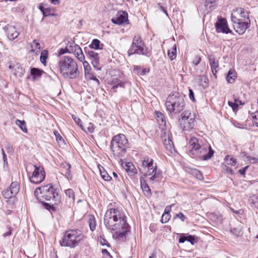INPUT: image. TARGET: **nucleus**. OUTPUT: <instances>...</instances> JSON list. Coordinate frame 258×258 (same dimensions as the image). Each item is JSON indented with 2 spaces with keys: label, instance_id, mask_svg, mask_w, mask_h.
<instances>
[{
  "label": "nucleus",
  "instance_id": "nucleus-19",
  "mask_svg": "<svg viewBox=\"0 0 258 258\" xmlns=\"http://www.w3.org/2000/svg\"><path fill=\"white\" fill-rule=\"evenodd\" d=\"M209 61L212 73L213 75L215 76L216 73L217 72V69L219 68L218 61L212 55H210L209 56Z\"/></svg>",
  "mask_w": 258,
  "mask_h": 258
},
{
  "label": "nucleus",
  "instance_id": "nucleus-3",
  "mask_svg": "<svg viewBox=\"0 0 258 258\" xmlns=\"http://www.w3.org/2000/svg\"><path fill=\"white\" fill-rule=\"evenodd\" d=\"M58 67L60 74L65 79H76L79 77L78 64L71 57H62L58 62Z\"/></svg>",
  "mask_w": 258,
  "mask_h": 258
},
{
  "label": "nucleus",
  "instance_id": "nucleus-6",
  "mask_svg": "<svg viewBox=\"0 0 258 258\" xmlns=\"http://www.w3.org/2000/svg\"><path fill=\"white\" fill-rule=\"evenodd\" d=\"M34 195L37 198H42L43 200L54 202L58 201V194L56 189L51 184H48L36 188Z\"/></svg>",
  "mask_w": 258,
  "mask_h": 258
},
{
  "label": "nucleus",
  "instance_id": "nucleus-57",
  "mask_svg": "<svg viewBox=\"0 0 258 258\" xmlns=\"http://www.w3.org/2000/svg\"><path fill=\"white\" fill-rule=\"evenodd\" d=\"M100 242L101 244L102 245H107V246H109V244L107 241V240L104 238L100 239Z\"/></svg>",
  "mask_w": 258,
  "mask_h": 258
},
{
  "label": "nucleus",
  "instance_id": "nucleus-60",
  "mask_svg": "<svg viewBox=\"0 0 258 258\" xmlns=\"http://www.w3.org/2000/svg\"><path fill=\"white\" fill-rule=\"evenodd\" d=\"M248 168V166H245V167L242 168V169H240L239 170V172L240 173V174L241 175H244L245 173V172H246V170Z\"/></svg>",
  "mask_w": 258,
  "mask_h": 258
},
{
  "label": "nucleus",
  "instance_id": "nucleus-37",
  "mask_svg": "<svg viewBox=\"0 0 258 258\" xmlns=\"http://www.w3.org/2000/svg\"><path fill=\"white\" fill-rule=\"evenodd\" d=\"M88 223L90 226V228L91 231H94L96 228V220L95 217L92 216H89V219L88 220Z\"/></svg>",
  "mask_w": 258,
  "mask_h": 258
},
{
  "label": "nucleus",
  "instance_id": "nucleus-52",
  "mask_svg": "<svg viewBox=\"0 0 258 258\" xmlns=\"http://www.w3.org/2000/svg\"><path fill=\"white\" fill-rule=\"evenodd\" d=\"M201 60V57L198 56H197L195 57L194 59L193 60L192 63L194 65L197 66L200 63Z\"/></svg>",
  "mask_w": 258,
  "mask_h": 258
},
{
  "label": "nucleus",
  "instance_id": "nucleus-10",
  "mask_svg": "<svg viewBox=\"0 0 258 258\" xmlns=\"http://www.w3.org/2000/svg\"><path fill=\"white\" fill-rule=\"evenodd\" d=\"M33 171L32 173H28V176L31 182L35 184H39L42 182L45 179V172L42 166L37 165H31Z\"/></svg>",
  "mask_w": 258,
  "mask_h": 258
},
{
  "label": "nucleus",
  "instance_id": "nucleus-17",
  "mask_svg": "<svg viewBox=\"0 0 258 258\" xmlns=\"http://www.w3.org/2000/svg\"><path fill=\"white\" fill-rule=\"evenodd\" d=\"M6 32L8 38L10 40L15 39L19 35V33L17 31L16 27L11 25H9L6 27Z\"/></svg>",
  "mask_w": 258,
  "mask_h": 258
},
{
  "label": "nucleus",
  "instance_id": "nucleus-46",
  "mask_svg": "<svg viewBox=\"0 0 258 258\" xmlns=\"http://www.w3.org/2000/svg\"><path fill=\"white\" fill-rule=\"evenodd\" d=\"M124 82H118L116 85H115L114 86H112V87L111 88V90L115 92H116V89L118 87H122L123 88L124 87Z\"/></svg>",
  "mask_w": 258,
  "mask_h": 258
},
{
  "label": "nucleus",
  "instance_id": "nucleus-61",
  "mask_svg": "<svg viewBox=\"0 0 258 258\" xmlns=\"http://www.w3.org/2000/svg\"><path fill=\"white\" fill-rule=\"evenodd\" d=\"M247 158L248 159V160L252 163L258 162V159H256L255 158H251L250 157H247Z\"/></svg>",
  "mask_w": 258,
  "mask_h": 258
},
{
  "label": "nucleus",
  "instance_id": "nucleus-39",
  "mask_svg": "<svg viewBox=\"0 0 258 258\" xmlns=\"http://www.w3.org/2000/svg\"><path fill=\"white\" fill-rule=\"evenodd\" d=\"M226 163L230 165L233 166L236 163V160L230 155H227L225 158Z\"/></svg>",
  "mask_w": 258,
  "mask_h": 258
},
{
  "label": "nucleus",
  "instance_id": "nucleus-25",
  "mask_svg": "<svg viewBox=\"0 0 258 258\" xmlns=\"http://www.w3.org/2000/svg\"><path fill=\"white\" fill-rule=\"evenodd\" d=\"M236 73L233 70H230L226 76V80L229 83H233L236 78Z\"/></svg>",
  "mask_w": 258,
  "mask_h": 258
},
{
  "label": "nucleus",
  "instance_id": "nucleus-47",
  "mask_svg": "<svg viewBox=\"0 0 258 258\" xmlns=\"http://www.w3.org/2000/svg\"><path fill=\"white\" fill-rule=\"evenodd\" d=\"M51 10L49 8H45L42 14L44 17H48L50 16H54V14L51 13Z\"/></svg>",
  "mask_w": 258,
  "mask_h": 258
},
{
  "label": "nucleus",
  "instance_id": "nucleus-22",
  "mask_svg": "<svg viewBox=\"0 0 258 258\" xmlns=\"http://www.w3.org/2000/svg\"><path fill=\"white\" fill-rule=\"evenodd\" d=\"M156 119L159 124L161 126H166V122L164 114L161 112L156 111Z\"/></svg>",
  "mask_w": 258,
  "mask_h": 258
},
{
  "label": "nucleus",
  "instance_id": "nucleus-5",
  "mask_svg": "<svg viewBox=\"0 0 258 258\" xmlns=\"http://www.w3.org/2000/svg\"><path fill=\"white\" fill-rule=\"evenodd\" d=\"M128 142L126 137L123 134L115 136L111 142V149L116 159L123 157L128 148Z\"/></svg>",
  "mask_w": 258,
  "mask_h": 258
},
{
  "label": "nucleus",
  "instance_id": "nucleus-20",
  "mask_svg": "<svg viewBox=\"0 0 258 258\" xmlns=\"http://www.w3.org/2000/svg\"><path fill=\"white\" fill-rule=\"evenodd\" d=\"M30 53H34L35 55L39 54L41 46L39 42L37 40H34L32 42L30 43Z\"/></svg>",
  "mask_w": 258,
  "mask_h": 258
},
{
  "label": "nucleus",
  "instance_id": "nucleus-48",
  "mask_svg": "<svg viewBox=\"0 0 258 258\" xmlns=\"http://www.w3.org/2000/svg\"><path fill=\"white\" fill-rule=\"evenodd\" d=\"M185 238L186 241L190 242L192 244H194L195 242H196L194 236L189 235L187 236H185Z\"/></svg>",
  "mask_w": 258,
  "mask_h": 258
},
{
  "label": "nucleus",
  "instance_id": "nucleus-34",
  "mask_svg": "<svg viewBox=\"0 0 258 258\" xmlns=\"http://www.w3.org/2000/svg\"><path fill=\"white\" fill-rule=\"evenodd\" d=\"M168 56L171 60L175 58L176 56V46L175 44L170 50H168Z\"/></svg>",
  "mask_w": 258,
  "mask_h": 258
},
{
  "label": "nucleus",
  "instance_id": "nucleus-11",
  "mask_svg": "<svg viewBox=\"0 0 258 258\" xmlns=\"http://www.w3.org/2000/svg\"><path fill=\"white\" fill-rule=\"evenodd\" d=\"M142 173L146 175H151L157 170V165L153 164V160L149 157H146L142 162L140 168Z\"/></svg>",
  "mask_w": 258,
  "mask_h": 258
},
{
  "label": "nucleus",
  "instance_id": "nucleus-50",
  "mask_svg": "<svg viewBox=\"0 0 258 258\" xmlns=\"http://www.w3.org/2000/svg\"><path fill=\"white\" fill-rule=\"evenodd\" d=\"M252 117L253 118V122L258 127V111H256L252 114Z\"/></svg>",
  "mask_w": 258,
  "mask_h": 258
},
{
  "label": "nucleus",
  "instance_id": "nucleus-45",
  "mask_svg": "<svg viewBox=\"0 0 258 258\" xmlns=\"http://www.w3.org/2000/svg\"><path fill=\"white\" fill-rule=\"evenodd\" d=\"M235 102H233L231 101H228V104L229 106L231 107L233 111H235L237 109L238 106V104L237 103V99L234 100Z\"/></svg>",
  "mask_w": 258,
  "mask_h": 258
},
{
  "label": "nucleus",
  "instance_id": "nucleus-4",
  "mask_svg": "<svg viewBox=\"0 0 258 258\" xmlns=\"http://www.w3.org/2000/svg\"><path fill=\"white\" fill-rule=\"evenodd\" d=\"M165 105L167 111L170 113L181 112L185 105L183 96L179 92H173L167 97Z\"/></svg>",
  "mask_w": 258,
  "mask_h": 258
},
{
  "label": "nucleus",
  "instance_id": "nucleus-26",
  "mask_svg": "<svg viewBox=\"0 0 258 258\" xmlns=\"http://www.w3.org/2000/svg\"><path fill=\"white\" fill-rule=\"evenodd\" d=\"M75 50H76L73 52V54L80 61H83L85 59V56L81 47L79 46L78 47H77V49Z\"/></svg>",
  "mask_w": 258,
  "mask_h": 258
},
{
  "label": "nucleus",
  "instance_id": "nucleus-12",
  "mask_svg": "<svg viewBox=\"0 0 258 258\" xmlns=\"http://www.w3.org/2000/svg\"><path fill=\"white\" fill-rule=\"evenodd\" d=\"M231 19L232 22L250 20L247 11L241 8H237L233 11Z\"/></svg>",
  "mask_w": 258,
  "mask_h": 258
},
{
  "label": "nucleus",
  "instance_id": "nucleus-8",
  "mask_svg": "<svg viewBox=\"0 0 258 258\" xmlns=\"http://www.w3.org/2000/svg\"><path fill=\"white\" fill-rule=\"evenodd\" d=\"M180 128L184 134L194 130L196 122L194 115L189 111H185L181 114V118L179 119Z\"/></svg>",
  "mask_w": 258,
  "mask_h": 258
},
{
  "label": "nucleus",
  "instance_id": "nucleus-40",
  "mask_svg": "<svg viewBox=\"0 0 258 258\" xmlns=\"http://www.w3.org/2000/svg\"><path fill=\"white\" fill-rule=\"evenodd\" d=\"M48 51L46 50H44L41 53L40 59L41 62L44 64L46 63V60L48 58Z\"/></svg>",
  "mask_w": 258,
  "mask_h": 258
},
{
  "label": "nucleus",
  "instance_id": "nucleus-23",
  "mask_svg": "<svg viewBox=\"0 0 258 258\" xmlns=\"http://www.w3.org/2000/svg\"><path fill=\"white\" fill-rule=\"evenodd\" d=\"M197 82L199 85L204 88L208 86V79L204 75L199 76L197 78Z\"/></svg>",
  "mask_w": 258,
  "mask_h": 258
},
{
  "label": "nucleus",
  "instance_id": "nucleus-58",
  "mask_svg": "<svg viewBox=\"0 0 258 258\" xmlns=\"http://www.w3.org/2000/svg\"><path fill=\"white\" fill-rule=\"evenodd\" d=\"M2 154H3V160H4V164H7L8 162H7V156H6V155L3 149H2Z\"/></svg>",
  "mask_w": 258,
  "mask_h": 258
},
{
  "label": "nucleus",
  "instance_id": "nucleus-28",
  "mask_svg": "<svg viewBox=\"0 0 258 258\" xmlns=\"http://www.w3.org/2000/svg\"><path fill=\"white\" fill-rule=\"evenodd\" d=\"M170 211V209H168L167 207L165 209L161 219V222L162 223H166L169 221L171 218V215L169 214Z\"/></svg>",
  "mask_w": 258,
  "mask_h": 258
},
{
  "label": "nucleus",
  "instance_id": "nucleus-63",
  "mask_svg": "<svg viewBox=\"0 0 258 258\" xmlns=\"http://www.w3.org/2000/svg\"><path fill=\"white\" fill-rule=\"evenodd\" d=\"M186 241L185 236H181L179 239V243H183Z\"/></svg>",
  "mask_w": 258,
  "mask_h": 258
},
{
  "label": "nucleus",
  "instance_id": "nucleus-42",
  "mask_svg": "<svg viewBox=\"0 0 258 258\" xmlns=\"http://www.w3.org/2000/svg\"><path fill=\"white\" fill-rule=\"evenodd\" d=\"M54 134L55 136L56 140L57 141L58 143L59 144V145H63L64 144V140L62 139V137L58 133V132L56 131H54Z\"/></svg>",
  "mask_w": 258,
  "mask_h": 258
},
{
  "label": "nucleus",
  "instance_id": "nucleus-54",
  "mask_svg": "<svg viewBox=\"0 0 258 258\" xmlns=\"http://www.w3.org/2000/svg\"><path fill=\"white\" fill-rule=\"evenodd\" d=\"M231 232L236 236H239L240 234V230L236 228H233L231 230Z\"/></svg>",
  "mask_w": 258,
  "mask_h": 258
},
{
  "label": "nucleus",
  "instance_id": "nucleus-18",
  "mask_svg": "<svg viewBox=\"0 0 258 258\" xmlns=\"http://www.w3.org/2000/svg\"><path fill=\"white\" fill-rule=\"evenodd\" d=\"M62 171L64 173L66 178L70 180L72 179V174L71 171V165L67 162L62 163L61 165Z\"/></svg>",
  "mask_w": 258,
  "mask_h": 258
},
{
  "label": "nucleus",
  "instance_id": "nucleus-1",
  "mask_svg": "<svg viewBox=\"0 0 258 258\" xmlns=\"http://www.w3.org/2000/svg\"><path fill=\"white\" fill-rule=\"evenodd\" d=\"M104 222L107 229L115 232L113 236L116 239L120 241L125 240L130 227L126 222V217L123 212L117 209L111 208L106 212Z\"/></svg>",
  "mask_w": 258,
  "mask_h": 258
},
{
  "label": "nucleus",
  "instance_id": "nucleus-9",
  "mask_svg": "<svg viewBox=\"0 0 258 258\" xmlns=\"http://www.w3.org/2000/svg\"><path fill=\"white\" fill-rule=\"evenodd\" d=\"M128 54L129 55L133 54L147 55V49L140 36L136 35L134 37L132 46L128 51Z\"/></svg>",
  "mask_w": 258,
  "mask_h": 258
},
{
  "label": "nucleus",
  "instance_id": "nucleus-27",
  "mask_svg": "<svg viewBox=\"0 0 258 258\" xmlns=\"http://www.w3.org/2000/svg\"><path fill=\"white\" fill-rule=\"evenodd\" d=\"M134 71L138 75L144 76L147 73L149 72V69H147L146 68L142 69L140 67L135 66L134 67Z\"/></svg>",
  "mask_w": 258,
  "mask_h": 258
},
{
  "label": "nucleus",
  "instance_id": "nucleus-62",
  "mask_svg": "<svg viewBox=\"0 0 258 258\" xmlns=\"http://www.w3.org/2000/svg\"><path fill=\"white\" fill-rule=\"evenodd\" d=\"M49 1L54 5H57L60 3V0H49Z\"/></svg>",
  "mask_w": 258,
  "mask_h": 258
},
{
  "label": "nucleus",
  "instance_id": "nucleus-51",
  "mask_svg": "<svg viewBox=\"0 0 258 258\" xmlns=\"http://www.w3.org/2000/svg\"><path fill=\"white\" fill-rule=\"evenodd\" d=\"M17 69L18 71L15 73V75H17L18 74L20 77L23 76L24 73V71L23 70V69L21 67H17Z\"/></svg>",
  "mask_w": 258,
  "mask_h": 258
},
{
  "label": "nucleus",
  "instance_id": "nucleus-13",
  "mask_svg": "<svg viewBox=\"0 0 258 258\" xmlns=\"http://www.w3.org/2000/svg\"><path fill=\"white\" fill-rule=\"evenodd\" d=\"M215 25L217 33H232V31L228 27L227 21L225 18L218 17Z\"/></svg>",
  "mask_w": 258,
  "mask_h": 258
},
{
  "label": "nucleus",
  "instance_id": "nucleus-7",
  "mask_svg": "<svg viewBox=\"0 0 258 258\" xmlns=\"http://www.w3.org/2000/svg\"><path fill=\"white\" fill-rule=\"evenodd\" d=\"M84 238V235L78 230H70L66 231L62 240L61 246L75 247Z\"/></svg>",
  "mask_w": 258,
  "mask_h": 258
},
{
  "label": "nucleus",
  "instance_id": "nucleus-49",
  "mask_svg": "<svg viewBox=\"0 0 258 258\" xmlns=\"http://www.w3.org/2000/svg\"><path fill=\"white\" fill-rule=\"evenodd\" d=\"M179 218L180 220L184 222L185 220V216L183 215V214L181 212H179L178 214H177L173 218V219H175L176 218Z\"/></svg>",
  "mask_w": 258,
  "mask_h": 258
},
{
  "label": "nucleus",
  "instance_id": "nucleus-59",
  "mask_svg": "<svg viewBox=\"0 0 258 258\" xmlns=\"http://www.w3.org/2000/svg\"><path fill=\"white\" fill-rule=\"evenodd\" d=\"M88 130L89 132L92 133L93 132V125L92 123L90 122L88 124V126L87 127Z\"/></svg>",
  "mask_w": 258,
  "mask_h": 258
},
{
  "label": "nucleus",
  "instance_id": "nucleus-16",
  "mask_svg": "<svg viewBox=\"0 0 258 258\" xmlns=\"http://www.w3.org/2000/svg\"><path fill=\"white\" fill-rule=\"evenodd\" d=\"M86 52L91 60L93 66L97 70H100L101 68L99 67L100 57L98 53L93 50L86 51Z\"/></svg>",
  "mask_w": 258,
  "mask_h": 258
},
{
  "label": "nucleus",
  "instance_id": "nucleus-55",
  "mask_svg": "<svg viewBox=\"0 0 258 258\" xmlns=\"http://www.w3.org/2000/svg\"><path fill=\"white\" fill-rule=\"evenodd\" d=\"M73 118H74L75 121L77 123V124L78 125H79L82 129H83L82 124L81 123H82L81 120L79 118L76 117Z\"/></svg>",
  "mask_w": 258,
  "mask_h": 258
},
{
  "label": "nucleus",
  "instance_id": "nucleus-2",
  "mask_svg": "<svg viewBox=\"0 0 258 258\" xmlns=\"http://www.w3.org/2000/svg\"><path fill=\"white\" fill-rule=\"evenodd\" d=\"M189 153L202 160H208L212 158L214 153L210 145L202 140L191 137L189 141Z\"/></svg>",
  "mask_w": 258,
  "mask_h": 258
},
{
  "label": "nucleus",
  "instance_id": "nucleus-41",
  "mask_svg": "<svg viewBox=\"0 0 258 258\" xmlns=\"http://www.w3.org/2000/svg\"><path fill=\"white\" fill-rule=\"evenodd\" d=\"M2 196L6 199H10L13 197H15V196L9 190V189H7L2 191Z\"/></svg>",
  "mask_w": 258,
  "mask_h": 258
},
{
  "label": "nucleus",
  "instance_id": "nucleus-21",
  "mask_svg": "<svg viewBox=\"0 0 258 258\" xmlns=\"http://www.w3.org/2000/svg\"><path fill=\"white\" fill-rule=\"evenodd\" d=\"M141 186L143 190L144 195L147 197H149L151 195V190L149 186L147 184L146 180L143 178L140 179Z\"/></svg>",
  "mask_w": 258,
  "mask_h": 258
},
{
  "label": "nucleus",
  "instance_id": "nucleus-15",
  "mask_svg": "<svg viewBox=\"0 0 258 258\" xmlns=\"http://www.w3.org/2000/svg\"><path fill=\"white\" fill-rule=\"evenodd\" d=\"M113 23L121 25L128 22V15L127 13L124 11L118 12L116 17L111 20Z\"/></svg>",
  "mask_w": 258,
  "mask_h": 258
},
{
  "label": "nucleus",
  "instance_id": "nucleus-38",
  "mask_svg": "<svg viewBox=\"0 0 258 258\" xmlns=\"http://www.w3.org/2000/svg\"><path fill=\"white\" fill-rule=\"evenodd\" d=\"M42 72V71L37 68H33L31 69V75L33 76L34 78L40 77Z\"/></svg>",
  "mask_w": 258,
  "mask_h": 258
},
{
  "label": "nucleus",
  "instance_id": "nucleus-56",
  "mask_svg": "<svg viewBox=\"0 0 258 258\" xmlns=\"http://www.w3.org/2000/svg\"><path fill=\"white\" fill-rule=\"evenodd\" d=\"M59 55L63 54L65 53L68 52V49H66V47L65 48H60L58 51Z\"/></svg>",
  "mask_w": 258,
  "mask_h": 258
},
{
  "label": "nucleus",
  "instance_id": "nucleus-29",
  "mask_svg": "<svg viewBox=\"0 0 258 258\" xmlns=\"http://www.w3.org/2000/svg\"><path fill=\"white\" fill-rule=\"evenodd\" d=\"M153 173H154L151 175V177H150V180L152 182L159 181L161 177L162 172L160 170L157 171L156 170Z\"/></svg>",
  "mask_w": 258,
  "mask_h": 258
},
{
  "label": "nucleus",
  "instance_id": "nucleus-35",
  "mask_svg": "<svg viewBox=\"0 0 258 258\" xmlns=\"http://www.w3.org/2000/svg\"><path fill=\"white\" fill-rule=\"evenodd\" d=\"M83 66L84 68V73H85V76L86 77L90 76L91 75V68L90 64L86 61H84L83 62Z\"/></svg>",
  "mask_w": 258,
  "mask_h": 258
},
{
  "label": "nucleus",
  "instance_id": "nucleus-30",
  "mask_svg": "<svg viewBox=\"0 0 258 258\" xmlns=\"http://www.w3.org/2000/svg\"><path fill=\"white\" fill-rule=\"evenodd\" d=\"M9 190L13 194L16 196L19 192V185L17 182H13L11 183L9 188Z\"/></svg>",
  "mask_w": 258,
  "mask_h": 258
},
{
  "label": "nucleus",
  "instance_id": "nucleus-43",
  "mask_svg": "<svg viewBox=\"0 0 258 258\" xmlns=\"http://www.w3.org/2000/svg\"><path fill=\"white\" fill-rule=\"evenodd\" d=\"M191 174H192L195 177H196L197 178L200 180L203 179V176L202 172L196 169L191 170Z\"/></svg>",
  "mask_w": 258,
  "mask_h": 258
},
{
  "label": "nucleus",
  "instance_id": "nucleus-32",
  "mask_svg": "<svg viewBox=\"0 0 258 258\" xmlns=\"http://www.w3.org/2000/svg\"><path fill=\"white\" fill-rule=\"evenodd\" d=\"M79 45L76 44L74 42H69L66 45V49H68V53H73L75 51V49H77V47Z\"/></svg>",
  "mask_w": 258,
  "mask_h": 258
},
{
  "label": "nucleus",
  "instance_id": "nucleus-64",
  "mask_svg": "<svg viewBox=\"0 0 258 258\" xmlns=\"http://www.w3.org/2000/svg\"><path fill=\"white\" fill-rule=\"evenodd\" d=\"M11 234H12L11 229V228L9 227V231L8 232L4 233L3 236H4V237H7V236H10Z\"/></svg>",
  "mask_w": 258,
  "mask_h": 258
},
{
  "label": "nucleus",
  "instance_id": "nucleus-36",
  "mask_svg": "<svg viewBox=\"0 0 258 258\" xmlns=\"http://www.w3.org/2000/svg\"><path fill=\"white\" fill-rule=\"evenodd\" d=\"M100 41L97 39H94L92 40L91 44L89 45L90 48L94 49H101L102 48L100 47Z\"/></svg>",
  "mask_w": 258,
  "mask_h": 258
},
{
  "label": "nucleus",
  "instance_id": "nucleus-44",
  "mask_svg": "<svg viewBox=\"0 0 258 258\" xmlns=\"http://www.w3.org/2000/svg\"><path fill=\"white\" fill-rule=\"evenodd\" d=\"M66 195L70 198H72L73 200L75 199V193L73 189L70 188L66 190Z\"/></svg>",
  "mask_w": 258,
  "mask_h": 258
},
{
  "label": "nucleus",
  "instance_id": "nucleus-14",
  "mask_svg": "<svg viewBox=\"0 0 258 258\" xmlns=\"http://www.w3.org/2000/svg\"><path fill=\"white\" fill-rule=\"evenodd\" d=\"M233 28L235 31L239 35L243 34L246 30L250 27V21H238V22H232Z\"/></svg>",
  "mask_w": 258,
  "mask_h": 258
},
{
  "label": "nucleus",
  "instance_id": "nucleus-33",
  "mask_svg": "<svg viewBox=\"0 0 258 258\" xmlns=\"http://www.w3.org/2000/svg\"><path fill=\"white\" fill-rule=\"evenodd\" d=\"M15 123L23 132L24 133H27L28 130L26 126V123L24 120L16 119Z\"/></svg>",
  "mask_w": 258,
  "mask_h": 258
},
{
  "label": "nucleus",
  "instance_id": "nucleus-24",
  "mask_svg": "<svg viewBox=\"0 0 258 258\" xmlns=\"http://www.w3.org/2000/svg\"><path fill=\"white\" fill-rule=\"evenodd\" d=\"M98 168L102 178L105 181H110L112 178L104 169V167L100 165H99Z\"/></svg>",
  "mask_w": 258,
  "mask_h": 258
},
{
  "label": "nucleus",
  "instance_id": "nucleus-31",
  "mask_svg": "<svg viewBox=\"0 0 258 258\" xmlns=\"http://www.w3.org/2000/svg\"><path fill=\"white\" fill-rule=\"evenodd\" d=\"M163 144L167 150L171 151L173 148V143L171 140V138L168 136V139H164L163 140Z\"/></svg>",
  "mask_w": 258,
  "mask_h": 258
},
{
  "label": "nucleus",
  "instance_id": "nucleus-53",
  "mask_svg": "<svg viewBox=\"0 0 258 258\" xmlns=\"http://www.w3.org/2000/svg\"><path fill=\"white\" fill-rule=\"evenodd\" d=\"M189 97L193 102H195L196 101L194 96V92L191 89H189Z\"/></svg>",
  "mask_w": 258,
  "mask_h": 258
}]
</instances>
